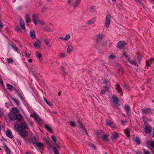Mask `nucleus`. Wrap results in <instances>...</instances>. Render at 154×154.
<instances>
[{"label": "nucleus", "instance_id": "nucleus-1", "mask_svg": "<svg viewBox=\"0 0 154 154\" xmlns=\"http://www.w3.org/2000/svg\"><path fill=\"white\" fill-rule=\"evenodd\" d=\"M22 117L20 114H15L10 113L8 114V118L11 121H14L17 120L19 121L21 120Z\"/></svg>", "mask_w": 154, "mask_h": 154}, {"label": "nucleus", "instance_id": "nucleus-2", "mask_svg": "<svg viewBox=\"0 0 154 154\" xmlns=\"http://www.w3.org/2000/svg\"><path fill=\"white\" fill-rule=\"evenodd\" d=\"M28 128V127L26 125V123H21L20 125L17 124H16L14 126V129H21L23 130L25 129Z\"/></svg>", "mask_w": 154, "mask_h": 154}, {"label": "nucleus", "instance_id": "nucleus-3", "mask_svg": "<svg viewBox=\"0 0 154 154\" xmlns=\"http://www.w3.org/2000/svg\"><path fill=\"white\" fill-rule=\"evenodd\" d=\"M35 146L37 149H39L41 152L42 149H43L44 148V144L43 143L37 142L34 143Z\"/></svg>", "mask_w": 154, "mask_h": 154}, {"label": "nucleus", "instance_id": "nucleus-4", "mask_svg": "<svg viewBox=\"0 0 154 154\" xmlns=\"http://www.w3.org/2000/svg\"><path fill=\"white\" fill-rule=\"evenodd\" d=\"M111 15L109 14H108L106 18V20L105 21V25L106 27L107 28H108L110 22Z\"/></svg>", "mask_w": 154, "mask_h": 154}, {"label": "nucleus", "instance_id": "nucleus-5", "mask_svg": "<svg viewBox=\"0 0 154 154\" xmlns=\"http://www.w3.org/2000/svg\"><path fill=\"white\" fill-rule=\"evenodd\" d=\"M14 129L16 131L18 132H19V134L23 137L24 138L26 137L27 135L26 132L25 130L19 129Z\"/></svg>", "mask_w": 154, "mask_h": 154}, {"label": "nucleus", "instance_id": "nucleus-6", "mask_svg": "<svg viewBox=\"0 0 154 154\" xmlns=\"http://www.w3.org/2000/svg\"><path fill=\"white\" fill-rule=\"evenodd\" d=\"M112 98L113 100V102L115 106L117 109H118V107L120 105V104L119 103V99L115 95H114L112 97Z\"/></svg>", "mask_w": 154, "mask_h": 154}, {"label": "nucleus", "instance_id": "nucleus-7", "mask_svg": "<svg viewBox=\"0 0 154 154\" xmlns=\"http://www.w3.org/2000/svg\"><path fill=\"white\" fill-rule=\"evenodd\" d=\"M32 20L36 26H37L39 20H38V15L36 14H34L32 15Z\"/></svg>", "mask_w": 154, "mask_h": 154}, {"label": "nucleus", "instance_id": "nucleus-8", "mask_svg": "<svg viewBox=\"0 0 154 154\" xmlns=\"http://www.w3.org/2000/svg\"><path fill=\"white\" fill-rule=\"evenodd\" d=\"M126 45L127 43L126 42L120 41L118 43L117 46L118 48L120 49H122Z\"/></svg>", "mask_w": 154, "mask_h": 154}, {"label": "nucleus", "instance_id": "nucleus-9", "mask_svg": "<svg viewBox=\"0 0 154 154\" xmlns=\"http://www.w3.org/2000/svg\"><path fill=\"white\" fill-rule=\"evenodd\" d=\"M42 42V41L39 39H38L33 44V45L35 48L38 49L40 48Z\"/></svg>", "mask_w": 154, "mask_h": 154}, {"label": "nucleus", "instance_id": "nucleus-10", "mask_svg": "<svg viewBox=\"0 0 154 154\" xmlns=\"http://www.w3.org/2000/svg\"><path fill=\"white\" fill-rule=\"evenodd\" d=\"M106 124L107 126H110L112 128H116V126L113 123L112 121L110 120H106Z\"/></svg>", "mask_w": 154, "mask_h": 154}, {"label": "nucleus", "instance_id": "nucleus-11", "mask_svg": "<svg viewBox=\"0 0 154 154\" xmlns=\"http://www.w3.org/2000/svg\"><path fill=\"white\" fill-rule=\"evenodd\" d=\"M112 140H116L119 137V134L118 133L116 132H114L112 134Z\"/></svg>", "mask_w": 154, "mask_h": 154}, {"label": "nucleus", "instance_id": "nucleus-12", "mask_svg": "<svg viewBox=\"0 0 154 154\" xmlns=\"http://www.w3.org/2000/svg\"><path fill=\"white\" fill-rule=\"evenodd\" d=\"M142 111L143 114H149L151 112V109L150 108H147L146 109H143L142 110Z\"/></svg>", "mask_w": 154, "mask_h": 154}, {"label": "nucleus", "instance_id": "nucleus-13", "mask_svg": "<svg viewBox=\"0 0 154 154\" xmlns=\"http://www.w3.org/2000/svg\"><path fill=\"white\" fill-rule=\"evenodd\" d=\"M20 25L22 29H25V26L24 22L22 18H21L20 19Z\"/></svg>", "mask_w": 154, "mask_h": 154}, {"label": "nucleus", "instance_id": "nucleus-14", "mask_svg": "<svg viewBox=\"0 0 154 154\" xmlns=\"http://www.w3.org/2000/svg\"><path fill=\"white\" fill-rule=\"evenodd\" d=\"M67 47L68 48L66 51L67 53H69L73 51V47L71 45H67Z\"/></svg>", "mask_w": 154, "mask_h": 154}, {"label": "nucleus", "instance_id": "nucleus-15", "mask_svg": "<svg viewBox=\"0 0 154 154\" xmlns=\"http://www.w3.org/2000/svg\"><path fill=\"white\" fill-rule=\"evenodd\" d=\"M145 131L148 133H149L152 131V129L151 127L149 126H146L145 128Z\"/></svg>", "mask_w": 154, "mask_h": 154}, {"label": "nucleus", "instance_id": "nucleus-16", "mask_svg": "<svg viewBox=\"0 0 154 154\" xmlns=\"http://www.w3.org/2000/svg\"><path fill=\"white\" fill-rule=\"evenodd\" d=\"M109 136V135L108 134H104L102 135L101 137L104 141H108L109 140L108 137Z\"/></svg>", "mask_w": 154, "mask_h": 154}, {"label": "nucleus", "instance_id": "nucleus-17", "mask_svg": "<svg viewBox=\"0 0 154 154\" xmlns=\"http://www.w3.org/2000/svg\"><path fill=\"white\" fill-rule=\"evenodd\" d=\"M6 135L9 138L12 139L13 137L12 135V132L9 129H8L6 132Z\"/></svg>", "mask_w": 154, "mask_h": 154}, {"label": "nucleus", "instance_id": "nucleus-18", "mask_svg": "<svg viewBox=\"0 0 154 154\" xmlns=\"http://www.w3.org/2000/svg\"><path fill=\"white\" fill-rule=\"evenodd\" d=\"M14 90L16 91V93L18 95V96L22 100H23V98L19 90L17 89L16 88H14Z\"/></svg>", "mask_w": 154, "mask_h": 154}, {"label": "nucleus", "instance_id": "nucleus-19", "mask_svg": "<svg viewBox=\"0 0 154 154\" xmlns=\"http://www.w3.org/2000/svg\"><path fill=\"white\" fill-rule=\"evenodd\" d=\"M30 35L32 39H35V35L34 31L32 30L30 32Z\"/></svg>", "mask_w": 154, "mask_h": 154}, {"label": "nucleus", "instance_id": "nucleus-20", "mask_svg": "<svg viewBox=\"0 0 154 154\" xmlns=\"http://www.w3.org/2000/svg\"><path fill=\"white\" fill-rule=\"evenodd\" d=\"M11 111L12 113L16 114V113H18L19 112V110L17 108L14 107L12 109Z\"/></svg>", "mask_w": 154, "mask_h": 154}, {"label": "nucleus", "instance_id": "nucleus-21", "mask_svg": "<svg viewBox=\"0 0 154 154\" xmlns=\"http://www.w3.org/2000/svg\"><path fill=\"white\" fill-rule=\"evenodd\" d=\"M44 41L47 46H48L49 47H51V46L49 45L50 42L48 39L47 38H45L44 39Z\"/></svg>", "mask_w": 154, "mask_h": 154}, {"label": "nucleus", "instance_id": "nucleus-22", "mask_svg": "<svg viewBox=\"0 0 154 154\" xmlns=\"http://www.w3.org/2000/svg\"><path fill=\"white\" fill-rule=\"evenodd\" d=\"M82 0H76L74 4L73 5L74 8L77 7L80 3L81 2Z\"/></svg>", "mask_w": 154, "mask_h": 154}, {"label": "nucleus", "instance_id": "nucleus-23", "mask_svg": "<svg viewBox=\"0 0 154 154\" xmlns=\"http://www.w3.org/2000/svg\"><path fill=\"white\" fill-rule=\"evenodd\" d=\"M125 109L127 113L128 114L130 111V106L128 105H126L125 107Z\"/></svg>", "mask_w": 154, "mask_h": 154}, {"label": "nucleus", "instance_id": "nucleus-24", "mask_svg": "<svg viewBox=\"0 0 154 154\" xmlns=\"http://www.w3.org/2000/svg\"><path fill=\"white\" fill-rule=\"evenodd\" d=\"M116 89L119 93H120L122 92V89L120 88V85L119 84H117L116 85Z\"/></svg>", "mask_w": 154, "mask_h": 154}, {"label": "nucleus", "instance_id": "nucleus-25", "mask_svg": "<svg viewBox=\"0 0 154 154\" xmlns=\"http://www.w3.org/2000/svg\"><path fill=\"white\" fill-rule=\"evenodd\" d=\"M44 30L49 32H51L52 30L48 26H45L44 28Z\"/></svg>", "mask_w": 154, "mask_h": 154}, {"label": "nucleus", "instance_id": "nucleus-26", "mask_svg": "<svg viewBox=\"0 0 154 154\" xmlns=\"http://www.w3.org/2000/svg\"><path fill=\"white\" fill-rule=\"evenodd\" d=\"M102 135V133L99 132L96 133V137L97 140H98L99 138L101 137Z\"/></svg>", "mask_w": 154, "mask_h": 154}, {"label": "nucleus", "instance_id": "nucleus-27", "mask_svg": "<svg viewBox=\"0 0 154 154\" xmlns=\"http://www.w3.org/2000/svg\"><path fill=\"white\" fill-rule=\"evenodd\" d=\"M103 37L102 35L101 34H99L98 35L97 37L96 38V40L97 42H99L100 41L102 38Z\"/></svg>", "mask_w": 154, "mask_h": 154}, {"label": "nucleus", "instance_id": "nucleus-28", "mask_svg": "<svg viewBox=\"0 0 154 154\" xmlns=\"http://www.w3.org/2000/svg\"><path fill=\"white\" fill-rule=\"evenodd\" d=\"M124 132L126 134L127 137H129L130 136V131L128 128L126 129L124 131Z\"/></svg>", "mask_w": 154, "mask_h": 154}, {"label": "nucleus", "instance_id": "nucleus-29", "mask_svg": "<svg viewBox=\"0 0 154 154\" xmlns=\"http://www.w3.org/2000/svg\"><path fill=\"white\" fill-rule=\"evenodd\" d=\"M128 60L129 61V62L132 65H134L135 66L138 65L137 64L136 61H132L130 59V58L128 59Z\"/></svg>", "mask_w": 154, "mask_h": 154}, {"label": "nucleus", "instance_id": "nucleus-30", "mask_svg": "<svg viewBox=\"0 0 154 154\" xmlns=\"http://www.w3.org/2000/svg\"><path fill=\"white\" fill-rule=\"evenodd\" d=\"M4 149L6 151L7 154H8V153H10V150L9 148H8V146H4Z\"/></svg>", "mask_w": 154, "mask_h": 154}, {"label": "nucleus", "instance_id": "nucleus-31", "mask_svg": "<svg viewBox=\"0 0 154 154\" xmlns=\"http://www.w3.org/2000/svg\"><path fill=\"white\" fill-rule=\"evenodd\" d=\"M36 56L40 60H42V55L39 52H37L36 53Z\"/></svg>", "mask_w": 154, "mask_h": 154}, {"label": "nucleus", "instance_id": "nucleus-32", "mask_svg": "<svg viewBox=\"0 0 154 154\" xmlns=\"http://www.w3.org/2000/svg\"><path fill=\"white\" fill-rule=\"evenodd\" d=\"M11 98L12 100H13L14 101V102L15 103H16V104L17 105H18L19 104L20 102L18 100L15 98H14L13 97H11Z\"/></svg>", "mask_w": 154, "mask_h": 154}, {"label": "nucleus", "instance_id": "nucleus-33", "mask_svg": "<svg viewBox=\"0 0 154 154\" xmlns=\"http://www.w3.org/2000/svg\"><path fill=\"white\" fill-rule=\"evenodd\" d=\"M149 145L154 149V141H149L148 143Z\"/></svg>", "mask_w": 154, "mask_h": 154}, {"label": "nucleus", "instance_id": "nucleus-34", "mask_svg": "<svg viewBox=\"0 0 154 154\" xmlns=\"http://www.w3.org/2000/svg\"><path fill=\"white\" fill-rule=\"evenodd\" d=\"M54 152L55 154H59V152L57 148L55 147H54L53 148Z\"/></svg>", "mask_w": 154, "mask_h": 154}, {"label": "nucleus", "instance_id": "nucleus-35", "mask_svg": "<svg viewBox=\"0 0 154 154\" xmlns=\"http://www.w3.org/2000/svg\"><path fill=\"white\" fill-rule=\"evenodd\" d=\"M96 21V19L95 18H93L90 20L88 22L89 24H92Z\"/></svg>", "mask_w": 154, "mask_h": 154}, {"label": "nucleus", "instance_id": "nucleus-36", "mask_svg": "<svg viewBox=\"0 0 154 154\" xmlns=\"http://www.w3.org/2000/svg\"><path fill=\"white\" fill-rule=\"evenodd\" d=\"M70 38V35L69 34H67L64 38V40L66 41H67Z\"/></svg>", "mask_w": 154, "mask_h": 154}, {"label": "nucleus", "instance_id": "nucleus-37", "mask_svg": "<svg viewBox=\"0 0 154 154\" xmlns=\"http://www.w3.org/2000/svg\"><path fill=\"white\" fill-rule=\"evenodd\" d=\"M7 62L9 63H12L14 62L13 60L11 58H7Z\"/></svg>", "mask_w": 154, "mask_h": 154}, {"label": "nucleus", "instance_id": "nucleus-38", "mask_svg": "<svg viewBox=\"0 0 154 154\" xmlns=\"http://www.w3.org/2000/svg\"><path fill=\"white\" fill-rule=\"evenodd\" d=\"M7 89L9 90H10L12 89L13 88V86L9 84H7Z\"/></svg>", "mask_w": 154, "mask_h": 154}, {"label": "nucleus", "instance_id": "nucleus-39", "mask_svg": "<svg viewBox=\"0 0 154 154\" xmlns=\"http://www.w3.org/2000/svg\"><path fill=\"white\" fill-rule=\"evenodd\" d=\"M65 53L61 52L60 53V57L62 58L65 57L66 55L65 54Z\"/></svg>", "mask_w": 154, "mask_h": 154}, {"label": "nucleus", "instance_id": "nucleus-40", "mask_svg": "<svg viewBox=\"0 0 154 154\" xmlns=\"http://www.w3.org/2000/svg\"><path fill=\"white\" fill-rule=\"evenodd\" d=\"M135 141L137 144H139L140 143V140L139 138L137 137L135 138Z\"/></svg>", "mask_w": 154, "mask_h": 154}, {"label": "nucleus", "instance_id": "nucleus-41", "mask_svg": "<svg viewBox=\"0 0 154 154\" xmlns=\"http://www.w3.org/2000/svg\"><path fill=\"white\" fill-rule=\"evenodd\" d=\"M123 86L124 87V88H125V89H127L128 90H129V89H130L129 87L128 86V85L127 84H124L123 85Z\"/></svg>", "mask_w": 154, "mask_h": 154}, {"label": "nucleus", "instance_id": "nucleus-42", "mask_svg": "<svg viewBox=\"0 0 154 154\" xmlns=\"http://www.w3.org/2000/svg\"><path fill=\"white\" fill-rule=\"evenodd\" d=\"M46 129L50 132L52 131L51 128L48 125H46L45 126Z\"/></svg>", "mask_w": 154, "mask_h": 154}, {"label": "nucleus", "instance_id": "nucleus-43", "mask_svg": "<svg viewBox=\"0 0 154 154\" xmlns=\"http://www.w3.org/2000/svg\"><path fill=\"white\" fill-rule=\"evenodd\" d=\"M116 56L114 54H111L109 56V57L110 59H112L114 58Z\"/></svg>", "mask_w": 154, "mask_h": 154}, {"label": "nucleus", "instance_id": "nucleus-44", "mask_svg": "<svg viewBox=\"0 0 154 154\" xmlns=\"http://www.w3.org/2000/svg\"><path fill=\"white\" fill-rule=\"evenodd\" d=\"M30 19L29 15L28 14H26L25 16V20Z\"/></svg>", "mask_w": 154, "mask_h": 154}, {"label": "nucleus", "instance_id": "nucleus-45", "mask_svg": "<svg viewBox=\"0 0 154 154\" xmlns=\"http://www.w3.org/2000/svg\"><path fill=\"white\" fill-rule=\"evenodd\" d=\"M70 125L72 127H74L75 126V124L74 122L71 121L70 122Z\"/></svg>", "mask_w": 154, "mask_h": 154}, {"label": "nucleus", "instance_id": "nucleus-46", "mask_svg": "<svg viewBox=\"0 0 154 154\" xmlns=\"http://www.w3.org/2000/svg\"><path fill=\"white\" fill-rule=\"evenodd\" d=\"M51 137L55 143H56L57 140L56 137L54 135H53Z\"/></svg>", "mask_w": 154, "mask_h": 154}, {"label": "nucleus", "instance_id": "nucleus-47", "mask_svg": "<svg viewBox=\"0 0 154 154\" xmlns=\"http://www.w3.org/2000/svg\"><path fill=\"white\" fill-rule=\"evenodd\" d=\"M12 47L14 49L15 51H17V52L18 51L17 50L18 48L16 46L14 45H13L12 46Z\"/></svg>", "mask_w": 154, "mask_h": 154}, {"label": "nucleus", "instance_id": "nucleus-48", "mask_svg": "<svg viewBox=\"0 0 154 154\" xmlns=\"http://www.w3.org/2000/svg\"><path fill=\"white\" fill-rule=\"evenodd\" d=\"M123 55L125 56V57H126V58H127L128 59V58H129L128 56V55H127V54L126 52H123Z\"/></svg>", "mask_w": 154, "mask_h": 154}, {"label": "nucleus", "instance_id": "nucleus-49", "mask_svg": "<svg viewBox=\"0 0 154 154\" xmlns=\"http://www.w3.org/2000/svg\"><path fill=\"white\" fill-rule=\"evenodd\" d=\"M82 132L84 134H87V132L85 130V128H82Z\"/></svg>", "mask_w": 154, "mask_h": 154}, {"label": "nucleus", "instance_id": "nucleus-50", "mask_svg": "<svg viewBox=\"0 0 154 154\" xmlns=\"http://www.w3.org/2000/svg\"><path fill=\"white\" fill-rule=\"evenodd\" d=\"M149 60H146V66L149 67L150 66V64L149 63Z\"/></svg>", "mask_w": 154, "mask_h": 154}, {"label": "nucleus", "instance_id": "nucleus-51", "mask_svg": "<svg viewBox=\"0 0 154 154\" xmlns=\"http://www.w3.org/2000/svg\"><path fill=\"white\" fill-rule=\"evenodd\" d=\"M38 23H39L42 25H44L45 24V23L43 21H40L39 20V21Z\"/></svg>", "mask_w": 154, "mask_h": 154}, {"label": "nucleus", "instance_id": "nucleus-52", "mask_svg": "<svg viewBox=\"0 0 154 154\" xmlns=\"http://www.w3.org/2000/svg\"><path fill=\"white\" fill-rule=\"evenodd\" d=\"M103 87L105 89V90L106 91H108L109 90V88L108 87L106 86H103Z\"/></svg>", "mask_w": 154, "mask_h": 154}, {"label": "nucleus", "instance_id": "nucleus-53", "mask_svg": "<svg viewBox=\"0 0 154 154\" xmlns=\"http://www.w3.org/2000/svg\"><path fill=\"white\" fill-rule=\"evenodd\" d=\"M16 29L19 32H21V30L20 29V28L18 26L16 27Z\"/></svg>", "mask_w": 154, "mask_h": 154}, {"label": "nucleus", "instance_id": "nucleus-54", "mask_svg": "<svg viewBox=\"0 0 154 154\" xmlns=\"http://www.w3.org/2000/svg\"><path fill=\"white\" fill-rule=\"evenodd\" d=\"M105 91L104 90H102L100 92V94H105Z\"/></svg>", "mask_w": 154, "mask_h": 154}, {"label": "nucleus", "instance_id": "nucleus-55", "mask_svg": "<svg viewBox=\"0 0 154 154\" xmlns=\"http://www.w3.org/2000/svg\"><path fill=\"white\" fill-rule=\"evenodd\" d=\"M145 154H150L149 151V150L145 151L144 152Z\"/></svg>", "mask_w": 154, "mask_h": 154}, {"label": "nucleus", "instance_id": "nucleus-56", "mask_svg": "<svg viewBox=\"0 0 154 154\" xmlns=\"http://www.w3.org/2000/svg\"><path fill=\"white\" fill-rule=\"evenodd\" d=\"M3 23L1 20H0V27L2 28L3 27Z\"/></svg>", "mask_w": 154, "mask_h": 154}, {"label": "nucleus", "instance_id": "nucleus-57", "mask_svg": "<svg viewBox=\"0 0 154 154\" xmlns=\"http://www.w3.org/2000/svg\"><path fill=\"white\" fill-rule=\"evenodd\" d=\"M26 22V23H28L30 22L31 21L30 20V19L25 20Z\"/></svg>", "mask_w": 154, "mask_h": 154}, {"label": "nucleus", "instance_id": "nucleus-58", "mask_svg": "<svg viewBox=\"0 0 154 154\" xmlns=\"http://www.w3.org/2000/svg\"><path fill=\"white\" fill-rule=\"evenodd\" d=\"M25 54L26 56L28 57H30V55L29 53H26Z\"/></svg>", "mask_w": 154, "mask_h": 154}, {"label": "nucleus", "instance_id": "nucleus-59", "mask_svg": "<svg viewBox=\"0 0 154 154\" xmlns=\"http://www.w3.org/2000/svg\"><path fill=\"white\" fill-rule=\"evenodd\" d=\"M134 0L135 2H139L140 3H141V2L142 1V0Z\"/></svg>", "mask_w": 154, "mask_h": 154}, {"label": "nucleus", "instance_id": "nucleus-60", "mask_svg": "<svg viewBox=\"0 0 154 154\" xmlns=\"http://www.w3.org/2000/svg\"><path fill=\"white\" fill-rule=\"evenodd\" d=\"M46 143L48 145H50V144L48 140H46Z\"/></svg>", "mask_w": 154, "mask_h": 154}, {"label": "nucleus", "instance_id": "nucleus-61", "mask_svg": "<svg viewBox=\"0 0 154 154\" xmlns=\"http://www.w3.org/2000/svg\"><path fill=\"white\" fill-rule=\"evenodd\" d=\"M5 106L7 108H8L9 107V105H8V103H5Z\"/></svg>", "mask_w": 154, "mask_h": 154}, {"label": "nucleus", "instance_id": "nucleus-62", "mask_svg": "<svg viewBox=\"0 0 154 154\" xmlns=\"http://www.w3.org/2000/svg\"><path fill=\"white\" fill-rule=\"evenodd\" d=\"M73 0H68L67 3L69 4L71 3V2L73 1Z\"/></svg>", "mask_w": 154, "mask_h": 154}, {"label": "nucleus", "instance_id": "nucleus-63", "mask_svg": "<svg viewBox=\"0 0 154 154\" xmlns=\"http://www.w3.org/2000/svg\"><path fill=\"white\" fill-rule=\"evenodd\" d=\"M17 143H18V144L20 146L21 145V143L20 141L18 140H17Z\"/></svg>", "mask_w": 154, "mask_h": 154}, {"label": "nucleus", "instance_id": "nucleus-64", "mask_svg": "<svg viewBox=\"0 0 154 154\" xmlns=\"http://www.w3.org/2000/svg\"><path fill=\"white\" fill-rule=\"evenodd\" d=\"M28 61L29 63H32V60L31 59H28Z\"/></svg>", "mask_w": 154, "mask_h": 154}]
</instances>
